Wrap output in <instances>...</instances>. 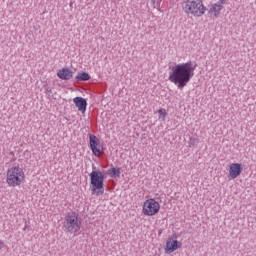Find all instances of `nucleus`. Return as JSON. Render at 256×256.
Segmentation results:
<instances>
[{
    "instance_id": "obj_1",
    "label": "nucleus",
    "mask_w": 256,
    "mask_h": 256,
    "mask_svg": "<svg viewBox=\"0 0 256 256\" xmlns=\"http://www.w3.org/2000/svg\"><path fill=\"white\" fill-rule=\"evenodd\" d=\"M195 69H197V64H194L192 61L175 63L169 66L168 81L177 86V89H185L187 84L193 79Z\"/></svg>"
},
{
    "instance_id": "obj_17",
    "label": "nucleus",
    "mask_w": 256,
    "mask_h": 256,
    "mask_svg": "<svg viewBox=\"0 0 256 256\" xmlns=\"http://www.w3.org/2000/svg\"><path fill=\"white\" fill-rule=\"evenodd\" d=\"M3 247H5V243H3V241L0 240V250L3 249Z\"/></svg>"
},
{
    "instance_id": "obj_9",
    "label": "nucleus",
    "mask_w": 256,
    "mask_h": 256,
    "mask_svg": "<svg viewBox=\"0 0 256 256\" xmlns=\"http://www.w3.org/2000/svg\"><path fill=\"white\" fill-rule=\"evenodd\" d=\"M183 244L174 238H168L166 244L164 246V251L166 255H171V253H175L178 249H181Z\"/></svg>"
},
{
    "instance_id": "obj_6",
    "label": "nucleus",
    "mask_w": 256,
    "mask_h": 256,
    "mask_svg": "<svg viewBox=\"0 0 256 256\" xmlns=\"http://www.w3.org/2000/svg\"><path fill=\"white\" fill-rule=\"evenodd\" d=\"M161 211V204L154 198H148L143 202L142 213L146 217H155Z\"/></svg>"
},
{
    "instance_id": "obj_8",
    "label": "nucleus",
    "mask_w": 256,
    "mask_h": 256,
    "mask_svg": "<svg viewBox=\"0 0 256 256\" xmlns=\"http://www.w3.org/2000/svg\"><path fill=\"white\" fill-rule=\"evenodd\" d=\"M227 172L228 179L235 180L243 173V165L241 163H230Z\"/></svg>"
},
{
    "instance_id": "obj_11",
    "label": "nucleus",
    "mask_w": 256,
    "mask_h": 256,
    "mask_svg": "<svg viewBox=\"0 0 256 256\" xmlns=\"http://www.w3.org/2000/svg\"><path fill=\"white\" fill-rule=\"evenodd\" d=\"M57 77L62 81H69L73 77V70L70 68H60L57 72Z\"/></svg>"
},
{
    "instance_id": "obj_5",
    "label": "nucleus",
    "mask_w": 256,
    "mask_h": 256,
    "mask_svg": "<svg viewBox=\"0 0 256 256\" xmlns=\"http://www.w3.org/2000/svg\"><path fill=\"white\" fill-rule=\"evenodd\" d=\"M105 181V175L101 171H92L90 173V189L93 195L99 197L105 193L103 183Z\"/></svg>"
},
{
    "instance_id": "obj_3",
    "label": "nucleus",
    "mask_w": 256,
    "mask_h": 256,
    "mask_svg": "<svg viewBox=\"0 0 256 256\" xmlns=\"http://www.w3.org/2000/svg\"><path fill=\"white\" fill-rule=\"evenodd\" d=\"M182 10L191 17H203L207 8H205L203 0H184L182 2Z\"/></svg>"
},
{
    "instance_id": "obj_4",
    "label": "nucleus",
    "mask_w": 256,
    "mask_h": 256,
    "mask_svg": "<svg viewBox=\"0 0 256 256\" xmlns=\"http://www.w3.org/2000/svg\"><path fill=\"white\" fill-rule=\"evenodd\" d=\"M81 218L77 212H68L63 221V227L68 233H79L81 231Z\"/></svg>"
},
{
    "instance_id": "obj_7",
    "label": "nucleus",
    "mask_w": 256,
    "mask_h": 256,
    "mask_svg": "<svg viewBox=\"0 0 256 256\" xmlns=\"http://www.w3.org/2000/svg\"><path fill=\"white\" fill-rule=\"evenodd\" d=\"M89 139L93 155H95V157H101V155H103V145L101 144V141L93 134L89 135Z\"/></svg>"
},
{
    "instance_id": "obj_13",
    "label": "nucleus",
    "mask_w": 256,
    "mask_h": 256,
    "mask_svg": "<svg viewBox=\"0 0 256 256\" xmlns=\"http://www.w3.org/2000/svg\"><path fill=\"white\" fill-rule=\"evenodd\" d=\"M107 175L113 179H117V177H121V168L112 166L110 169H108Z\"/></svg>"
},
{
    "instance_id": "obj_10",
    "label": "nucleus",
    "mask_w": 256,
    "mask_h": 256,
    "mask_svg": "<svg viewBox=\"0 0 256 256\" xmlns=\"http://www.w3.org/2000/svg\"><path fill=\"white\" fill-rule=\"evenodd\" d=\"M224 5H225V0H220L217 3L213 4L208 11L209 15L218 17L221 11L223 10Z\"/></svg>"
},
{
    "instance_id": "obj_14",
    "label": "nucleus",
    "mask_w": 256,
    "mask_h": 256,
    "mask_svg": "<svg viewBox=\"0 0 256 256\" xmlns=\"http://www.w3.org/2000/svg\"><path fill=\"white\" fill-rule=\"evenodd\" d=\"M91 79V76L87 72H79L76 75V81H89Z\"/></svg>"
},
{
    "instance_id": "obj_16",
    "label": "nucleus",
    "mask_w": 256,
    "mask_h": 256,
    "mask_svg": "<svg viewBox=\"0 0 256 256\" xmlns=\"http://www.w3.org/2000/svg\"><path fill=\"white\" fill-rule=\"evenodd\" d=\"M195 145V138H190L189 147H193Z\"/></svg>"
},
{
    "instance_id": "obj_2",
    "label": "nucleus",
    "mask_w": 256,
    "mask_h": 256,
    "mask_svg": "<svg viewBox=\"0 0 256 256\" xmlns=\"http://www.w3.org/2000/svg\"><path fill=\"white\" fill-rule=\"evenodd\" d=\"M27 176L25 170L19 165H13L6 170V185L15 189V187H21L25 183Z\"/></svg>"
},
{
    "instance_id": "obj_12",
    "label": "nucleus",
    "mask_w": 256,
    "mask_h": 256,
    "mask_svg": "<svg viewBox=\"0 0 256 256\" xmlns=\"http://www.w3.org/2000/svg\"><path fill=\"white\" fill-rule=\"evenodd\" d=\"M73 103H75L78 111L81 113H85V111H87V100H85L83 97H75L73 99Z\"/></svg>"
},
{
    "instance_id": "obj_15",
    "label": "nucleus",
    "mask_w": 256,
    "mask_h": 256,
    "mask_svg": "<svg viewBox=\"0 0 256 256\" xmlns=\"http://www.w3.org/2000/svg\"><path fill=\"white\" fill-rule=\"evenodd\" d=\"M158 119L160 121H165V119L167 118V110H165V108H160L158 111Z\"/></svg>"
}]
</instances>
